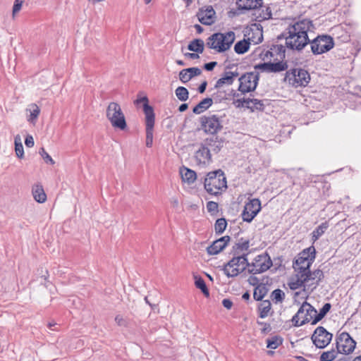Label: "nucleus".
<instances>
[{
	"label": "nucleus",
	"instance_id": "obj_1",
	"mask_svg": "<svg viewBox=\"0 0 361 361\" xmlns=\"http://www.w3.org/2000/svg\"><path fill=\"white\" fill-rule=\"evenodd\" d=\"M314 28L311 20L308 18L299 19L290 24L279 38H285V44L288 49L301 51L310 42L308 32H312Z\"/></svg>",
	"mask_w": 361,
	"mask_h": 361
},
{
	"label": "nucleus",
	"instance_id": "obj_2",
	"mask_svg": "<svg viewBox=\"0 0 361 361\" xmlns=\"http://www.w3.org/2000/svg\"><path fill=\"white\" fill-rule=\"evenodd\" d=\"M259 56L264 63L255 66V70L264 73H280L288 68L286 58V47L282 44H272L268 49L262 50Z\"/></svg>",
	"mask_w": 361,
	"mask_h": 361
},
{
	"label": "nucleus",
	"instance_id": "obj_3",
	"mask_svg": "<svg viewBox=\"0 0 361 361\" xmlns=\"http://www.w3.org/2000/svg\"><path fill=\"white\" fill-rule=\"evenodd\" d=\"M235 39V35L233 31L215 32L207 38L206 44L218 53H222L231 47Z\"/></svg>",
	"mask_w": 361,
	"mask_h": 361
},
{
	"label": "nucleus",
	"instance_id": "obj_4",
	"mask_svg": "<svg viewBox=\"0 0 361 361\" xmlns=\"http://www.w3.org/2000/svg\"><path fill=\"white\" fill-rule=\"evenodd\" d=\"M206 191L214 195H217L223 189L227 188L226 178L222 170L218 169L209 172L204 180Z\"/></svg>",
	"mask_w": 361,
	"mask_h": 361
},
{
	"label": "nucleus",
	"instance_id": "obj_5",
	"mask_svg": "<svg viewBox=\"0 0 361 361\" xmlns=\"http://www.w3.org/2000/svg\"><path fill=\"white\" fill-rule=\"evenodd\" d=\"M106 117L115 128L123 130L127 124L125 116L120 105L116 102H111L106 109Z\"/></svg>",
	"mask_w": 361,
	"mask_h": 361
},
{
	"label": "nucleus",
	"instance_id": "obj_6",
	"mask_svg": "<svg viewBox=\"0 0 361 361\" xmlns=\"http://www.w3.org/2000/svg\"><path fill=\"white\" fill-rule=\"evenodd\" d=\"M284 80L294 87H305L310 82V75L305 69L293 68L286 72Z\"/></svg>",
	"mask_w": 361,
	"mask_h": 361
},
{
	"label": "nucleus",
	"instance_id": "obj_7",
	"mask_svg": "<svg viewBox=\"0 0 361 361\" xmlns=\"http://www.w3.org/2000/svg\"><path fill=\"white\" fill-rule=\"evenodd\" d=\"M316 314L317 310L309 302L305 301L292 318L294 326H301L310 322V320L312 321Z\"/></svg>",
	"mask_w": 361,
	"mask_h": 361
},
{
	"label": "nucleus",
	"instance_id": "obj_8",
	"mask_svg": "<svg viewBox=\"0 0 361 361\" xmlns=\"http://www.w3.org/2000/svg\"><path fill=\"white\" fill-rule=\"evenodd\" d=\"M225 117L216 114L202 116L200 118L201 127L206 133L212 135L221 131L224 126L223 118Z\"/></svg>",
	"mask_w": 361,
	"mask_h": 361
},
{
	"label": "nucleus",
	"instance_id": "obj_9",
	"mask_svg": "<svg viewBox=\"0 0 361 361\" xmlns=\"http://www.w3.org/2000/svg\"><path fill=\"white\" fill-rule=\"evenodd\" d=\"M309 44L313 54L319 55L331 50L334 46V41L330 35H322L310 40Z\"/></svg>",
	"mask_w": 361,
	"mask_h": 361
},
{
	"label": "nucleus",
	"instance_id": "obj_10",
	"mask_svg": "<svg viewBox=\"0 0 361 361\" xmlns=\"http://www.w3.org/2000/svg\"><path fill=\"white\" fill-rule=\"evenodd\" d=\"M272 265V260L267 252L259 255L251 262V267L249 268L248 273L252 275L261 274L269 269Z\"/></svg>",
	"mask_w": 361,
	"mask_h": 361
},
{
	"label": "nucleus",
	"instance_id": "obj_11",
	"mask_svg": "<svg viewBox=\"0 0 361 361\" xmlns=\"http://www.w3.org/2000/svg\"><path fill=\"white\" fill-rule=\"evenodd\" d=\"M336 345L340 354L349 355L354 351L356 342L348 333L342 332L336 336Z\"/></svg>",
	"mask_w": 361,
	"mask_h": 361
},
{
	"label": "nucleus",
	"instance_id": "obj_12",
	"mask_svg": "<svg viewBox=\"0 0 361 361\" xmlns=\"http://www.w3.org/2000/svg\"><path fill=\"white\" fill-rule=\"evenodd\" d=\"M332 338L333 334L322 326L317 327L311 336L313 344L319 349L326 348L331 343Z\"/></svg>",
	"mask_w": 361,
	"mask_h": 361
},
{
	"label": "nucleus",
	"instance_id": "obj_13",
	"mask_svg": "<svg viewBox=\"0 0 361 361\" xmlns=\"http://www.w3.org/2000/svg\"><path fill=\"white\" fill-rule=\"evenodd\" d=\"M259 80L258 72H249L243 74L239 78L240 85L238 90L242 93L254 91Z\"/></svg>",
	"mask_w": 361,
	"mask_h": 361
},
{
	"label": "nucleus",
	"instance_id": "obj_14",
	"mask_svg": "<svg viewBox=\"0 0 361 361\" xmlns=\"http://www.w3.org/2000/svg\"><path fill=\"white\" fill-rule=\"evenodd\" d=\"M137 102H143V111L145 115L146 135H153L155 115L153 108L149 105L147 97L137 100Z\"/></svg>",
	"mask_w": 361,
	"mask_h": 361
},
{
	"label": "nucleus",
	"instance_id": "obj_15",
	"mask_svg": "<svg viewBox=\"0 0 361 361\" xmlns=\"http://www.w3.org/2000/svg\"><path fill=\"white\" fill-rule=\"evenodd\" d=\"M261 202L258 198L250 200L245 204L241 214L243 220L245 222L250 223L261 211Z\"/></svg>",
	"mask_w": 361,
	"mask_h": 361
},
{
	"label": "nucleus",
	"instance_id": "obj_16",
	"mask_svg": "<svg viewBox=\"0 0 361 361\" xmlns=\"http://www.w3.org/2000/svg\"><path fill=\"white\" fill-rule=\"evenodd\" d=\"M240 265L238 255H233L232 259L224 265L222 270L227 277H235L245 270V267L240 268Z\"/></svg>",
	"mask_w": 361,
	"mask_h": 361
},
{
	"label": "nucleus",
	"instance_id": "obj_17",
	"mask_svg": "<svg viewBox=\"0 0 361 361\" xmlns=\"http://www.w3.org/2000/svg\"><path fill=\"white\" fill-rule=\"evenodd\" d=\"M315 258L316 250L315 247L312 245L300 252L293 260V264L296 266H305L308 262H312V264Z\"/></svg>",
	"mask_w": 361,
	"mask_h": 361
},
{
	"label": "nucleus",
	"instance_id": "obj_18",
	"mask_svg": "<svg viewBox=\"0 0 361 361\" xmlns=\"http://www.w3.org/2000/svg\"><path fill=\"white\" fill-rule=\"evenodd\" d=\"M199 21L205 25H211L215 22L216 12L212 6L202 8L197 13Z\"/></svg>",
	"mask_w": 361,
	"mask_h": 361
},
{
	"label": "nucleus",
	"instance_id": "obj_19",
	"mask_svg": "<svg viewBox=\"0 0 361 361\" xmlns=\"http://www.w3.org/2000/svg\"><path fill=\"white\" fill-rule=\"evenodd\" d=\"M195 158L197 164L206 165L212 161L210 149L207 145L202 143L200 148L196 151Z\"/></svg>",
	"mask_w": 361,
	"mask_h": 361
},
{
	"label": "nucleus",
	"instance_id": "obj_20",
	"mask_svg": "<svg viewBox=\"0 0 361 361\" xmlns=\"http://www.w3.org/2000/svg\"><path fill=\"white\" fill-rule=\"evenodd\" d=\"M225 142V139L222 137H209L204 140V143L208 146L210 151L218 153L223 147Z\"/></svg>",
	"mask_w": 361,
	"mask_h": 361
},
{
	"label": "nucleus",
	"instance_id": "obj_21",
	"mask_svg": "<svg viewBox=\"0 0 361 361\" xmlns=\"http://www.w3.org/2000/svg\"><path fill=\"white\" fill-rule=\"evenodd\" d=\"M201 73V69L197 67L188 68L180 71L179 79L183 83H186L192 78L200 75Z\"/></svg>",
	"mask_w": 361,
	"mask_h": 361
},
{
	"label": "nucleus",
	"instance_id": "obj_22",
	"mask_svg": "<svg viewBox=\"0 0 361 361\" xmlns=\"http://www.w3.org/2000/svg\"><path fill=\"white\" fill-rule=\"evenodd\" d=\"M310 281L312 282L307 284L308 289H310L311 292L314 290L319 285L320 282L324 278V272L321 269H315L314 271L310 270Z\"/></svg>",
	"mask_w": 361,
	"mask_h": 361
},
{
	"label": "nucleus",
	"instance_id": "obj_23",
	"mask_svg": "<svg viewBox=\"0 0 361 361\" xmlns=\"http://www.w3.org/2000/svg\"><path fill=\"white\" fill-rule=\"evenodd\" d=\"M238 8L240 10H255L262 7V0H237Z\"/></svg>",
	"mask_w": 361,
	"mask_h": 361
},
{
	"label": "nucleus",
	"instance_id": "obj_24",
	"mask_svg": "<svg viewBox=\"0 0 361 361\" xmlns=\"http://www.w3.org/2000/svg\"><path fill=\"white\" fill-rule=\"evenodd\" d=\"M238 103V106L240 104L242 106H245L247 108H250L253 111L254 109L257 110H263L264 109V104L262 100H259L257 99H239L236 101Z\"/></svg>",
	"mask_w": 361,
	"mask_h": 361
},
{
	"label": "nucleus",
	"instance_id": "obj_25",
	"mask_svg": "<svg viewBox=\"0 0 361 361\" xmlns=\"http://www.w3.org/2000/svg\"><path fill=\"white\" fill-rule=\"evenodd\" d=\"M32 194L34 200L39 203H44L47 200V195L40 183L32 186Z\"/></svg>",
	"mask_w": 361,
	"mask_h": 361
},
{
	"label": "nucleus",
	"instance_id": "obj_26",
	"mask_svg": "<svg viewBox=\"0 0 361 361\" xmlns=\"http://www.w3.org/2000/svg\"><path fill=\"white\" fill-rule=\"evenodd\" d=\"M250 247V240L244 238L238 239V242L235 243L232 247L231 254L238 255L241 252L248 250Z\"/></svg>",
	"mask_w": 361,
	"mask_h": 361
},
{
	"label": "nucleus",
	"instance_id": "obj_27",
	"mask_svg": "<svg viewBox=\"0 0 361 361\" xmlns=\"http://www.w3.org/2000/svg\"><path fill=\"white\" fill-rule=\"evenodd\" d=\"M237 76H238V72H231V71L226 72L222 75V77L216 81L215 87H221L225 84L231 85V84H233V82L234 81V78H235Z\"/></svg>",
	"mask_w": 361,
	"mask_h": 361
},
{
	"label": "nucleus",
	"instance_id": "obj_28",
	"mask_svg": "<svg viewBox=\"0 0 361 361\" xmlns=\"http://www.w3.org/2000/svg\"><path fill=\"white\" fill-rule=\"evenodd\" d=\"M269 289L267 285L264 283H261L254 288L253 298L256 301H262L267 295Z\"/></svg>",
	"mask_w": 361,
	"mask_h": 361
},
{
	"label": "nucleus",
	"instance_id": "obj_29",
	"mask_svg": "<svg viewBox=\"0 0 361 361\" xmlns=\"http://www.w3.org/2000/svg\"><path fill=\"white\" fill-rule=\"evenodd\" d=\"M259 317L262 319L266 318L269 314H272L271 303L269 300H262L258 305Z\"/></svg>",
	"mask_w": 361,
	"mask_h": 361
},
{
	"label": "nucleus",
	"instance_id": "obj_30",
	"mask_svg": "<svg viewBox=\"0 0 361 361\" xmlns=\"http://www.w3.org/2000/svg\"><path fill=\"white\" fill-rule=\"evenodd\" d=\"M180 173L183 180L187 182L188 184L193 183L197 178L196 173L193 170L186 167L180 169Z\"/></svg>",
	"mask_w": 361,
	"mask_h": 361
},
{
	"label": "nucleus",
	"instance_id": "obj_31",
	"mask_svg": "<svg viewBox=\"0 0 361 361\" xmlns=\"http://www.w3.org/2000/svg\"><path fill=\"white\" fill-rule=\"evenodd\" d=\"M212 104L213 100L212 98H204L193 108L192 112L195 114H200L208 109Z\"/></svg>",
	"mask_w": 361,
	"mask_h": 361
},
{
	"label": "nucleus",
	"instance_id": "obj_32",
	"mask_svg": "<svg viewBox=\"0 0 361 361\" xmlns=\"http://www.w3.org/2000/svg\"><path fill=\"white\" fill-rule=\"evenodd\" d=\"M40 112L39 106L36 104H30L27 109H26L27 119L30 123H34L37 118Z\"/></svg>",
	"mask_w": 361,
	"mask_h": 361
},
{
	"label": "nucleus",
	"instance_id": "obj_33",
	"mask_svg": "<svg viewBox=\"0 0 361 361\" xmlns=\"http://www.w3.org/2000/svg\"><path fill=\"white\" fill-rule=\"evenodd\" d=\"M225 247L224 244L219 238L207 247V252L209 255H215L221 252Z\"/></svg>",
	"mask_w": 361,
	"mask_h": 361
},
{
	"label": "nucleus",
	"instance_id": "obj_34",
	"mask_svg": "<svg viewBox=\"0 0 361 361\" xmlns=\"http://www.w3.org/2000/svg\"><path fill=\"white\" fill-rule=\"evenodd\" d=\"M331 308V305L329 302L325 303L323 307L319 310V312H317L315 314V317H314L313 320L312 321L311 324L315 325L317 323H318L319 321H321L326 315V314L330 311Z\"/></svg>",
	"mask_w": 361,
	"mask_h": 361
},
{
	"label": "nucleus",
	"instance_id": "obj_35",
	"mask_svg": "<svg viewBox=\"0 0 361 361\" xmlns=\"http://www.w3.org/2000/svg\"><path fill=\"white\" fill-rule=\"evenodd\" d=\"M250 42L249 39H243L238 41L234 45V51L238 54H243L249 50Z\"/></svg>",
	"mask_w": 361,
	"mask_h": 361
},
{
	"label": "nucleus",
	"instance_id": "obj_36",
	"mask_svg": "<svg viewBox=\"0 0 361 361\" xmlns=\"http://www.w3.org/2000/svg\"><path fill=\"white\" fill-rule=\"evenodd\" d=\"M204 42L201 39H195L190 42L188 49L190 51L202 54L204 51Z\"/></svg>",
	"mask_w": 361,
	"mask_h": 361
},
{
	"label": "nucleus",
	"instance_id": "obj_37",
	"mask_svg": "<svg viewBox=\"0 0 361 361\" xmlns=\"http://www.w3.org/2000/svg\"><path fill=\"white\" fill-rule=\"evenodd\" d=\"M329 226V224L327 221H324L318 226L312 233V240L314 242L317 240L325 233Z\"/></svg>",
	"mask_w": 361,
	"mask_h": 361
},
{
	"label": "nucleus",
	"instance_id": "obj_38",
	"mask_svg": "<svg viewBox=\"0 0 361 361\" xmlns=\"http://www.w3.org/2000/svg\"><path fill=\"white\" fill-rule=\"evenodd\" d=\"M312 266V262H308V263L305 265L296 266L293 264V267L295 271H298L299 274H300V277L302 278H307L308 281H310V267Z\"/></svg>",
	"mask_w": 361,
	"mask_h": 361
},
{
	"label": "nucleus",
	"instance_id": "obj_39",
	"mask_svg": "<svg viewBox=\"0 0 361 361\" xmlns=\"http://www.w3.org/2000/svg\"><path fill=\"white\" fill-rule=\"evenodd\" d=\"M195 285L197 288H199L202 291L204 296H209V289L202 277H201L200 276H195Z\"/></svg>",
	"mask_w": 361,
	"mask_h": 361
},
{
	"label": "nucleus",
	"instance_id": "obj_40",
	"mask_svg": "<svg viewBox=\"0 0 361 361\" xmlns=\"http://www.w3.org/2000/svg\"><path fill=\"white\" fill-rule=\"evenodd\" d=\"M283 338L279 336H274L267 339V348L270 349H276L282 345Z\"/></svg>",
	"mask_w": 361,
	"mask_h": 361
},
{
	"label": "nucleus",
	"instance_id": "obj_41",
	"mask_svg": "<svg viewBox=\"0 0 361 361\" xmlns=\"http://www.w3.org/2000/svg\"><path fill=\"white\" fill-rule=\"evenodd\" d=\"M340 354V352H338V350H335L332 349L331 350H328L326 352H323L319 357L320 361H333L336 360L338 355Z\"/></svg>",
	"mask_w": 361,
	"mask_h": 361
},
{
	"label": "nucleus",
	"instance_id": "obj_42",
	"mask_svg": "<svg viewBox=\"0 0 361 361\" xmlns=\"http://www.w3.org/2000/svg\"><path fill=\"white\" fill-rule=\"evenodd\" d=\"M227 226V221L225 218L218 219L214 224L215 233L217 235H221L224 232Z\"/></svg>",
	"mask_w": 361,
	"mask_h": 361
},
{
	"label": "nucleus",
	"instance_id": "obj_43",
	"mask_svg": "<svg viewBox=\"0 0 361 361\" xmlns=\"http://www.w3.org/2000/svg\"><path fill=\"white\" fill-rule=\"evenodd\" d=\"M310 281H308V279L307 278H298L296 281H291V282H289L288 283V286L289 288L291 289V290H296L299 288H301V287H305V286H307V284H308L307 283L309 282Z\"/></svg>",
	"mask_w": 361,
	"mask_h": 361
},
{
	"label": "nucleus",
	"instance_id": "obj_44",
	"mask_svg": "<svg viewBox=\"0 0 361 361\" xmlns=\"http://www.w3.org/2000/svg\"><path fill=\"white\" fill-rule=\"evenodd\" d=\"M271 299L274 303L282 302L285 299V293L279 288L274 290L270 295Z\"/></svg>",
	"mask_w": 361,
	"mask_h": 361
},
{
	"label": "nucleus",
	"instance_id": "obj_45",
	"mask_svg": "<svg viewBox=\"0 0 361 361\" xmlns=\"http://www.w3.org/2000/svg\"><path fill=\"white\" fill-rule=\"evenodd\" d=\"M15 152L16 156L22 159L24 157V150H23V146L22 144V140L20 137H15Z\"/></svg>",
	"mask_w": 361,
	"mask_h": 361
},
{
	"label": "nucleus",
	"instance_id": "obj_46",
	"mask_svg": "<svg viewBox=\"0 0 361 361\" xmlns=\"http://www.w3.org/2000/svg\"><path fill=\"white\" fill-rule=\"evenodd\" d=\"M350 104H348L350 108L357 109H361V96L352 94L349 97Z\"/></svg>",
	"mask_w": 361,
	"mask_h": 361
},
{
	"label": "nucleus",
	"instance_id": "obj_47",
	"mask_svg": "<svg viewBox=\"0 0 361 361\" xmlns=\"http://www.w3.org/2000/svg\"><path fill=\"white\" fill-rule=\"evenodd\" d=\"M176 97L181 102H185L188 99L189 92L187 88L180 86L175 90Z\"/></svg>",
	"mask_w": 361,
	"mask_h": 361
},
{
	"label": "nucleus",
	"instance_id": "obj_48",
	"mask_svg": "<svg viewBox=\"0 0 361 361\" xmlns=\"http://www.w3.org/2000/svg\"><path fill=\"white\" fill-rule=\"evenodd\" d=\"M262 12L259 14V17L262 18V20H268L271 18L272 13L270 7L265 6L264 8V7L262 6Z\"/></svg>",
	"mask_w": 361,
	"mask_h": 361
},
{
	"label": "nucleus",
	"instance_id": "obj_49",
	"mask_svg": "<svg viewBox=\"0 0 361 361\" xmlns=\"http://www.w3.org/2000/svg\"><path fill=\"white\" fill-rule=\"evenodd\" d=\"M247 253H243L242 255L238 254V257L240 259V264L243 265V267L247 268V270L249 268L251 267V263H250L247 260Z\"/></svg>",
	"mask_w": 361,
	"mask_h": 361
},
{
	"label": "nucleus",
	"instance_id": "obj_50",
	"mask_svg": "<svg viewBox=\"0 0 361 361\" xmlns=\"http://www.w3.org/2000/svg\"><path fill=\"white\" fill-rule=\"evenodd\" d=\"M39 154L42 157V158L44 159V160L46 163H50L51 164H54V163H55L54 161L49 156V154L45 151V149L43 147H42L39 149Z\"/></svg>",
	"mask_w": 361,
	"mask_h": 361
},
{
	"label": "nucleus",
	"instance_id": "obj_51",
	"mask_svg": "<svg viewBox=\"0 0 361 361\" xmlns=\"http://www.w3.org/2000/svg\"><path fill=\"white\" fill-rule=\"evenodd\" d=\"M219 205L216 202L209 201L207 203V211L210 213L215 214L218 212Z\"/></svg>",
	"mask_w": 361,
	"mask_h": 361
},
{
	"label": "nucleus",
	"instance_id": "obj_52",
	"mask_svg": "<svg viewBox=\"0 0 361 361\" xmlns=\"http://www.w3.org/2000/svg\"><path fill=\"white\" fill-rule=\"evenodd\" d=\"M23 1L22 0H15L13 6V16H14L18 12H19L22 8Z\"/></svg>",
	"mask_w": 361,
	"mask_h": 361
},
{
	"label": "nucleus",
	"instance_id": "obj_53",
	"mask_svg": "<svg viewBox=\"0 0 361 361\" xmlns=\"http://www.w3.org/2000/svg\"><path fill=\"white\" fill-rule=\"evenodd\" d=\"M116 323L120 326H126L127 322L121 315H116L115 317Z\"/></svg>",
	"mask_w": 361,
	"mask_h": 361
},
{
	"label": "nucleus",
	"instance_id": "obj_54",
	"mask_svg": "<svg viewBox=\"0 0 361 361\" xmlns=\"http://www.w3.org/2000/svg\"><path fill=\"white\" fill-rule=\"evenodd\" d=\"M247 281L251 286H255V288L261 283H259V279L252 274L248 278Z\"/></svg>",
	"mask_w": 361,
	"mask_h": 361
},
{
	"label": "nucleus",
	"instance_id": "obj_55",
	"mask_svg": "<svg viewBox=\"0 0 361 361\" xmlns=\"http://www.w3.org/2000/svg\"><path fill=\"white\" fill-rule=\"evenodd\" d=\"M217 65V62L211 61L204 65V68L207 71H212L214 67Z\"/></svg>",
	"mask_w": 361,
	"mask_h": 361
},
{
	"label": "nucleus",
	"instance_id": "obj_56",
	"mask_svg": "<svg viewBox=\"0 0 361 361\" xmlns=\"http://www.w3.org/2000/svg\"><path fill=\"white\" fill-rule=\"evenodd\" d=\"M257 324L259 325H263V329H262V333H267L271 330V326L268 323L257 321Z\"/></svg>",
	"mask_w": 361,
	"mask_h": 361
},
{
	"label": "nucleus",
	"instance_id": "obj_57",
	"mask_svg": "<svg viewBox=\"0 0 361 361\" xmlns=\"http://www.w3.org/2000/svg\"><path fill=\"white\" fill-rule=\"evenodd\" d=\"M222 305L227 310H230L233 306V302L230 299L224 298L222 300Z\"/></svg>",
	"mask_w": 361,
	"mask_h": 361
},
{
	"label": "nucleus",
	"instance_id": "obj_58",
	"mask_svg": "<svg viewBox=\"0 0 361 361\" xmlns=\"http://www.w3.org/2000/svg\"><path fill=\"white\" fill-rule=\"evenodd\" d=\"M33 137H25V144L27 147H32L34 145Z\"/></svg>",
	"mask_w": 361,
	"mask_h": 361
},
{
	"label": "nucleus",
	"instance_id": "obj_59",
	"mask_svg": "<svg viewBox=\"0 0 361 361\" xmlns=\"http://www.w3.org/2000/svg\"><path fill=\"white\" fill-rule=\"evenodd\" d=\"M207 82L206 80H204V82H202L200 85L198 87V92L200 93H204L206 90V88H207Z\"/></svg>",
	"mask_w": 361,
	"mask_h": 361
},
{
	"label": "nucleus",
	"instance_id": "obj_60",
	"mask_svg": "<svg viewBox=\"0 0 361 361\" xmlns=\"http://www.w3.org/2000/svg\"><path fill=\"white\" fill-rule=\"evenodd\" d=\"M219 239L222 242V243L224 244V246H226V247L227 246V245L228 244V243L231 240V238L228 235L223 236V237L220 238Z\"/></svg>",
	"mask_w": 361,
	"mask_h": 361
},
{
	"label": "nucleus",
	"instance_id": "obj_61",
	"mask_svg": "<svg viewBox=\"0 0 361 361\" xmlns=\"http://www.w3.org/2000/svg\"><path fill=\"white\" fill-rule=\"evenodd\" d=\"M351 357L348 355H343L340 357L336 359L335 361H350Z\"/></svg>",
	"mask_w": 361,
	"mask_h": 361
},
{
	"label": "nucleus",
	"instance_id": "obj_62",
	"mask_svg": "<svg viewBox=\"0 0 361 361\" xmlns=\"http://www.w3.org/2000/svg\"><path fill=\"white\" fill-rule=\"evenodd\" d=\"M198 54L199 53H186L185 56L192 59H196L200 57Z\"/></svg>",
	"mask_w": 361,
	"mask_h": 361
},
{
	"label": "nucleus",
	"instance_id": "obj_63",
	"mask_svg": "<svg viewBox=\"0 0 361 361\" xmlns=\"http://www.w3.org/2000/svg\"><path fill=\"white\" fill-rule=\"evenodd\" d=\"M153 144V137H146V145L148 147H151Z\"/></svg>",
	"mask_w": 361,
	"mask_h": 361
},
{
	"label": "nucleus",
	"instance_id": "obj_64",
	"mask_svg": "<svg viewBox=\"0 0 361 361\" xmlns=\"http://www.w3.org/2000/svg\"><path fill=\"white\" fill-rule=\"evenodd\" d=\"M242 298L247 301V302H249L250 300V294L249 293V291H246L245 292L243 295H242Z\"/></svg>",
	"mask_w": 361,
	"mask_h": 361
}]
</instances>
